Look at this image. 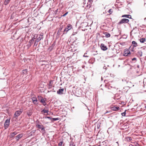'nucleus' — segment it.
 <instances>
[{
	"label": "nucleus",
	"mask_w": 146,
	"mask_h": 146,
	"mask_svg": "<svg viewBox=\"0 0 146 146\" xmlns=\"http://www.w3.org/2000/svg\"><path fill=\"white\" fill-rule=\"evenodd\" d=\"M65 28L63 31V33L62 35L66 34L67 32L71 29L72 28V25L70 24H68L67 26L65 27Z\"/></svg>",
	"instance_id": "obj_1"
},
{
	"label": "nucleus",
	"mask_w": 146,
	"mask_h": 146,
	"mask_svg": "<svg viewBox=\"0 0 146 146\" xmlns=\"http://www.w3.org/2000/svg\"><path fill=\"white\" fill-rule=\"evenodd\" d=\"M65 28V25H62L60 26V27L58 30V32L57 33V35L58 36L60 35L63 33V31H62V29L63 28Z\"/></svg>",
	"instance_id": "obj_2"
},
{
	"label": "nucleus",
	"mask_w": 146,
	"mask_h": 146,
	"mask_svg": "<svg viewBox=\"0 0 146 146\" xmlns=\"http://www.w3.org/2000/svg\"><path fill=\"white\" fill-rule=\"evenodd\" d=\"M22 112L23 110L21 109L17 111L14 114V117L17 119L18 117L20 115Z\"/></svg>",
	"instance_id": "obj_3"
},
{
	"label": "nucleus",
	"mask_w": 146,
	"mask_h": 146,
	"mask_svg": "<svg viewBox=\"0 0 146 146\" xmlns=\"http://www.w3.org/2000/svg\"><path fill=\"white\" fill-rule=\"evenodd\" d=\"M10 119H7L5 121L4 127L5 129H7L10 125Z\"/></svg>",
	"instance_id": "obj_4"
},
{
	"label": "nucleus",
	"mask_w": 146,
	"mask_h": 146,
	"mask_svg": "<svg viewBox=\"0 0 146 146\" xmlns=\"http://www.w3.org/2000/svg\"><path fill=\"white\" fill-rule=\"evenodd\" d=\"M129 21V20L127 19L123 18L121 19L118 23V25H120L123 23H128Z\"/></svg>",
	"instance_id": "obj_5"
},
{
	"label": "nucleus",
	"mask_w": 146,
	"mask_h": 146,
	"mask_svg": "<svg viewBox=\"0 0 146 146\" xmlns=\"http://www.w3.org/2000/svg\"><path fill=\"white\" fill-rule=\"evenodd\" d=\"M131 53L130 52V50H129L128 49L126 48L124 50L123 55L124 56H126L128 55H130Z\"/></svg>",
	"instance_id": "obj_6"
},
{
	"label": "nucleus",
	"mask_w": 146,
	"mask_h": 146,
	"mask_svg": "<svg viewBox=\"0 0 146 146\" xmlns=\"http://www.w3.org/2000/svg\"><path fill=\"white\" fill-rule=\"evenodd\" d=\"M43 34L42 33H40L39 34H37V39L35 40L39 42L41 39L43 38Z\"/></svg>",
	"instance_id": "obj_7"
},
{
	"label": "nucleus",
	"mask_w": 146,
	"mask_h": 146,
	"mask_svg": "<svg viewBox=\"0 0 146 146\" xmlns=\"http://www.w3.org/2000/svg\"><path fill=\"white\" fill-rule=\"evenodd\" d=\"M38 100L40 101V102L41 103H45V101L46 100V98H43L42 96H38Z\"/></svg>",
	"instance_id": "obj_8"
},
{
	"label": "nucleus",
	"mask_w": 146,
	"mask_h": 146,
	"mask_svg": "<svg viewBox=\"0 0 146 146\" xmlns=\"http://www.w3.org/2000/svg\"><path fill=\"white\" fill-rule=\"evenodd\" d=\"M36 126L38 129H41L42 131L44 132H45V130L44 127L42 125H40L39 124H37L36 125Z\"/></svg>",
	"instance_id": "obj_9"
},
{
	"label": "nucleus",
	"mask_w": 146,
	"mask_h": 146,
	"mask_svg": "<svg viewBox=\"0 0 146 146\" xmlns=\"http://www.w3.org/2000/svg\"><path fill=\"white\" fill-rule=\"evenodd\" d=\"M122 81L124 83H126L128 84V85H130L131 84L130 82H129L128 80V79L127 78H124L122 80Z\"/></svg>",
	"instance_id": "obj_10"
},
{
	"label": "nucleus",
	"mask_w": 146,
	"mask_h": 146,
	"mask_svg": "<svg viewBox=\"0 0 146 146\" xmlns=\"http://www.w3.org/2000/svg\"><path fill=\"white\" fill-rule=\"evenodd\" d=\"M33 103L35 105H37L38 104V100L36 97H33L32 98Z\"/></svg>",
	"instance_id": "obj_11"
},
{
	"label": "nucleus",
	"mask_w": 146,
	"mask_h": 146,
	"mask_svg": "<svg viewBox=\"0 0 146 146\" xmlns=\"http://www.w3.org/2000/svg\"><path fill=\"white\" fill-rule=\"evenodd\" d=\"M17 134V133L16 131H14L10 133V135H9V137L10 138V139H12Z\"/></svg>",
	"instance_id": "obj_12"
},
{
	"label": "nucleus",
	"mask_w": 146,
	"mask_h": 146,
	"mask_svg": "<svg viewBox=\"0 0 146 146\" xmlns=\"http://www.w3.org/2000/svg\"><path fill=\"white\" fill-rule=\"evenodd\" d=\"M100 47L101 49L104 51H105L107 50L108 48L104 45V44L102 43L101 44Z\"/></svg>",
	"instance_id": "obj_13"
},
{
	"label": "nucleus",
	"mask_w": 146,
	"mask_h": 146,
	"mask_svg": "<svg viewBox=\"0 0 146 146\" xmlns=\"http://www.w3.org/2000/svg\"><path fill=\"white\" fill-rule=\"evenodd\" d=\"M111 109L113 111H116L119 110L120 108L119 107L117 106H114L111 107Z\"/></svg>",
	"instance_id": "obj_14"
},
{
	"label": "nucleus",
	"mask_w": 146,
	"mask_h": 146,
	"mask_svg": "<svg viewBox=\"0 0 146 146\" xmlns=\"http://www.w3.org/2000/svg\"><path fill=\"white\" fill-rule=\"evenodd\" d=\"M23 136V133L17 135L15 137V139L17 141L19 139L21 138Z\"/></svg>",
	"instance_id": "obj_15"
},
{
	"label": "nucleus",
	"mask_w": 146,
	"mask_h": 146,
	"mask_svg": "<svg viewBox=\"0 0 146 146\" xmlns=\"http://www.w3.org/2000/svg\"><path fill=\"white\" fill-rule=\"evenodd\" d=\"M64 90V88L59 89L57 91V93L58 94H62Z\"/></svg>",
	"instance_id": "obj_16"
},
{
	"label": "nucleus",
	"mask_w": 146,
	"mask_h": 146,
	"mask_svg": "<svg viewBox=\"0 0 146 146\" xmlns=\"http://www.w3.org/2000/svg\"><path fill=\"white\" fill-rule=\"evenodd\" d=\"M95 58H91L88 60V62L89 63L92 64L95 61Z\"/></svg>",
	"instance_id": "obj_17"
},
{
	"label": "nucleus",
	"mask_w": 146,
	"mask_h": 146,
	"mask_svg": "<svg viewBox=\"0 0 146 146\" xmlns=\"http://www.w3.org/2000/svg\"><path fill=\"white\" fill-rule=\"evenodd\" d=\"M132 44L131 46H133V47H135L138 46L137 43L135 41H132Z\"/></svg>",
	"instance_id": "obj_18"
},
{
	"label": "nucleus",
	"mask_w": 146,
	"mask_h": 146,
	"mask_svg": "<svg viewBox=\"0 0 146 146\" xmlns=\"http://www.w3.org/2000/svg\"><path fill=\"white\" fill-rule=\"evenodd\" d=\"M81 90L79 89L78 90H76V94L77 96H79L81 94Z\"/></svg>",
	"instance_id": "obj_19"
},
{
	"label": "nucleus",
	"mask_w": 146,
	"mask_h": 146,
	"mask_svg": "<svg viewBox=\"0 0 146 146\" xmlns=\"http://www.w3.org/2000/svg\"><path fill=\"white\" fill-rule=\"evenodd\" d=\"M122 17H125L129 19H132L131 16L130 15H124L121 16Z\"/></svg>",
	"instance_id": "obj_20"
},
{
	"label": "nucleus",
	"mask_w": 146,
	"mask_h": 146,
	"mask_svg": "<svg viewBox=\"0 0 146 146\" xmlns=\"http://www.w3.org/2000/svg\"><path fill=\"white\" fill-rule=\"evenodd\" d=\"M37 34H35L34 35H32V39H33V40L34 41L35 40L37 39Z\"/></svg>",
	"instance_id": "obj_21"
},
{
	"label": "nucleus",
	"mask_w": 146,
	"mask_h": 146,
	"mask_svg": "<svg viewBox=\"0 0 146 146\" xmlns=\"http://www.w3.org/2000/svg\"><path fill=\"white\" fill-rule=\"evenodd\" d=\"M53 83V81L50 80L49 81V83L48 84V86L49 88H51L52 87V85Z\"/></svg>",
	"instance_id": "obj_22"
},
{
	"label": "nucleus",
	"mask_w": 146,
	"mask_h": 146,
	"mask_svg": "<svg viewBox=\"0 0 146 146\" xmlns=\"http://www.w3.org/2000/svg\"><path fill=\"white\" fill-rule=\"evenodd\" d=\"M27 69H25L22 70V73L23 74L26 75L27 74Z\"/></svg>",
	"instance_id": "obj_23"
},
{
	"label": "nucleus",
	"mask_w": 146,
	"mask_h": 146,
	"mask_svg": "<svg viewBox=\"0 0 146 146\" xmlns=\"http://www.w3.org/2000/svg\"><path fill=\"white\" fill-rule=\"evenodd\" d=\"M137 55L138 56L141 57L142 55V52L141 50H139L137 52Z\"/></svg>",
	"instance_id": "obj_24"
},
{
	"label": "nucleus",
	"mask_w": 146,
	"mask_h": 146,
	"mask_svg": "<svg viewBox=\"0 0 146 146\" xmlns=\"http://www.w3.org/2000/svg\"><path fill=\"white\" fill-rule=\"evenodd\" d=\"M104 34L105 35V37L106 38H109L110 37V34L107 32H106Z\"/></svg>",
	"instance_id": "obj_25"
},
{
	"label": "nucleus",
	"mask_w": 146,
	"mask_h": 146,
	"mask_svg": "<svg viewBox=\"0 0 146 146\" xmlns=\"http://www.w3.org/2000/svg\"><path fill=\"white\" fill-rule=\"evenodd\" d=\"M105 86L106 88H107L109 89H110L113 88L112 87L109 85L108 84H106L105 85Z\"/></svg>",
	"instance_id": "obj_26"
},
{
	"label": "nucleus",
	"mask_w": 146,
	"mask_h": 146,
	"mask_svg": "<svg viewBox=\"0 0 146 146\" xmlns=\"http://www.w3.org/2000/svg\"><path fill=\"white\" fill-rule=\"evenodd\" d=\"M134 47H133V46H131L129 48V50H130V52H133L134 51Z\"/></svg>",
	"instance_id": "obj_27"
},
{
	"label": "nucleus",
	"mask_w": 146,
	"mask_h": 146,
	"mask_svg": "<svg viewBox=\"0 0 146 146\" xmlns=\"http://www.w3.org/2000/svg\"><path fill=\"white\" fill-rule=\"evenodd\" d=\"M63 143V139H60V142L58 143V146H62Z\"/></svg>",
	"instance_id": "obj_28"
},
{
	"label": "nucleus",
	"mask_w": 146,
	"mask_h": 146,
	"mask_svg": "<svg viewBox=\"0 0 146 146\" xmlns=\"http://www.w3.org/2000/svg\"><path fill=\"white\" fill-rule=\"evenodd\" d=\"M11 0H5L4 2V5H7L9 2Z\"/></svg>",
	"instance_id": "obj_29"
},
{
	"label": "nucleus",
	"mask_w": 146,
	"mask_h": 146,
	"mask_svg": "<svg viewBox=\"0 0 146 146\" xmlns=\"http://www.w3.org/2000/svg\"><path fill=\"white\" fill-rule=\"evenodd\" d=\"M59 118H52V121H51L52 122H53V121H57V120H59Z\"/></svg>",
	"instance_id": "obj_30"
},
{
	"label": "nucleus",
	"mask_w": 146,
	"mask_h": 146,
	"mask_svg": "<svg viewBox=\"0 0 146 146\" xmlns=\"http://www.w3.org/2000/svg\"><path fill=\"white\" fill-rule=\"evenodd\" d=\"M43 119H46L48 118V119L50 121H51L52 119V118L50 117L49 116H44L43 117Z\"/></svg>",
	"instance_id": "obj_31"
},
{
	"label": "nucleus",
	"mask_w": 146,
	"mask_h": 146,
	"mask_svg": "<svg viewBox=\"0 0 146 146\" xmlns=\"http://www.w3.org/2000/svg\"><path fill=\"white\" fill-rule=\"evenodd\" d=\"M69 146H76V145L74 144V143L72 141H71L70 142Z\"/></svg>",
	"instance_id": "obj_32"
},
{
	"label": "nucleus",
	"mask_w": 146,
	"mask_h": 146,
	"mask_svg": "<svg viewBox=\"0 0 146 146\" xmlns=\"http://www.w3.org/2000/svg\"><path fill=\"white\" fill-rule=\"evenodd\" d=\"M145 41V38H143L140 40V42L141 43H143Z\"/></svg>",
	"instance_id": "obj_33"
},
{
	"label": "nucleus",
	"mask_w": 146,
	"mask_h": 146,
	"mask_svg": "<svg viewBox=\"0 0 146 146\" xmlns=\"http://www.w3.org/2000/svg\"><path fill=\"white\" fill-rule=\"evenodd\" d=\"M41 112H44V113H48V110H45V109H44L41 111Z\"/></svg>",
	"instance_id": "obj_34"
},
{
	"label": "nucleus",
	"mask_w": 146,
	"mask_h": 146,
	"mask_svg": "<svg viewBox=\"0 0 146 146\" xmlns=\"http://www.w3.org/2000/svg\"><path fill=\"white\" fill-rule=\"evenodd\" d=\"M38 41L35 40L34 43V46L36 47L38 45Z\"/></svg>",
	"instance_id": "obj_35"
},
{
	"label": "nucleus",
	"mask_w": 146,
	"mask_h": 146,
	"mask_svg": "<svg viewBox=\"0 0 146 146\" xmlns=\"http://www.w3.org/2000/svg\"><path fill=\"white\" fill-rule=\"evenodd\" d=\"M68 13V12L67 11L66 12L65 14H64L63 15H61L60 17L59 18H60L62 17H65Z\"/></svg>",
	"instance_id": "obj_36"
},
{
	"label": "nucleus",
	"mask_w": 146,
	"mask_h": 146,
	"mask_svg": "<svg viewBox=\"0 0 146 146\" xmlns=\"http://www.w3.org/2000/svg\"><path fill=\"white\" fill-rule=\"evenodd\" d=\"M27 114L28 115V116L29 117L32 115V113L31 112L29 111V112H27Z\"/></svg>",
	"instance_id": "obj_37"
},
{
	"label": "nucleus",
	"mask_w": 146,
	"mask_h": 146,
	"mask_svg": "<svg viewBox=\"0 0 146 146\" xmlns=\"http://www.w3.org/2000/svg\"><path fill=\"white\" fill-rule=\"evenodd\" d=\"M126 114V113L125 111L124 112L122 113H121V115L122 116H125Z\"/></svg>",
	"instance_id": "obj_38"
},
{
	"label": "nucleus",
	"mask_w": 146,
	"mask_h": 146,
	"mask_svg": "<svg viewBox=\"0 0 146 146\" xmlns=\"http://www.w3.org/2000/svg\"><path fill=\"white\" fill-rule=\"evenodd\" d=\"M34 41L33 39H31L29 41V42L32 44L33 43Z\"/></svg>",
	"instance_id": "obj_39"
},
{
	"label": "nucleus",
	"mask_w": 146,
	"mask_h": 146,
	"mask_svg": "<svg viewBox=\"0 0 146 146\" xmlns=\"http://www.w3.org/2000/svg\"><path fill=\"white\" fill-rule=\"evenodd\" d=\"M108 12H109L110 14H111L113 12V10L112 9H110L108 11Z\"/></svg>",
	"instance_id": "obj_40"
},
{
	"label": "nucleus",
	"mask_w": 146,
	"mask_h": 146,
	"mask_svg": "<svg viewBox=\"0 0 146 146\" xmlns=\"http://www.w3.org/2000/svg\"><path fill=\"white\" fill-rule=\"evenodd\" d=\"M127 140L128 141H131L132 140V138L130 137H127Z\"/></svg>",
	"instance_id": "obj_41"
},
{
	"label": "nucleus",
	"mask_w": 146,
	"mask_h": 146,
	"mask_svg": "<svg viewBox=\"0 0 146 146\" xmlns=\"http://www.w3.org/2000/svg\"><path fill=\"white\" fill-rule=\"evenodd\" d=\"M31 45L32 44L29 42L28 44L27 45V46L28 47H30L31 46Z\"/></svg>",
	"instance_id": "obj_42"
},
{
	"label": "nucleus",
	"mask_w": 146,
	"mask_h": 146,
	"mask_svg": "<svg viewBox=\"0 0 146 146\" xmlns=\"http://www.w3.org/2000/svg\"><path fill=\"white\" fill-rule=\"evenodd\" d=\"M31 45L32 44L29 42L28 44L27 45V46L28 47H30L31 46Z\"/></svg>",
	"instance_id": "obj_43"
},
{
	"label": "nucleus",
	"mask_w": 146,
	"mask_h": 146,
	"mask_svg": "<svg viewBox=\"0 0 146 146\" xmlns=\"http://www.w3.org/2000/svg\"><path fill=\"white\" fill-rule=\"evenodd\" d=\"M36 131V130H32V131L31 132V133L32 134H33L34 133H35V132Z\"/></svg>",
	"instance_id": "obj_44"
},
{
	"label": "nucleus",
	"mask_w": 146,
	"mask_h": 146,
	"mask_svg": "<svg viewBox=\"0 0 146 146\" xmlns=\"http://www.w3.org/2000/svg\"><path fill=\"white\" fill-rule=\"evenodd\" d=\"M86 54H87V53H85V54H84V55H83V56L84 57H88V56H87V55H86Z\"/></svg>",
	"instance_id": "obj_45"
},
{
	"label": "nucleus",
	"mask_w": 146,
	"mask_h": 146,
	"mask_svg": "<svg viewBox=\"0 0 146 146\" xmlns=\"http://www.w3.org/2000/svg\"><path fill=\"white\" fill-rule=\"evenodd\" d=\"M77 32H73V33H72V35H76V34H77Z\"/></svg>",
	"instance_id": "obj_46"
},
{
	"label": "nucleus",
	"mask_w": 146,
	"mask_h": 146,
	"mask_svg": "<svg viewBox=\"0 0 146 146\" xmlns=\"http://www.w3.org/2000/svg\"><path fill=\"white\" fill-rule=\"evenodd\" d=\"M77 40V38L76 37L75 38V40L73 42V43H75L76 44V40Z\"/></svg>",
	"instance_id": "obj_47"
},
{
	"label": "nucleus",
	"mask_w": 146,
	"mask_h": 146,
	"mask_svg": "<svg viewBox=\"0 0 146 146\" xmlns=\"http://www.w3.org/2000/svg\"><path fill=\"white\" fill-rule=\"evenodd\" d=\"M29 77H30V80H31L32 79V75H29Z\"/></svg>",
	"instance_id": "obj_48"
},
{
	"label": "nucleus",
	"mask_w": 146,
	"mask_h": 146,
	"mask_svg": "<svg viewBox=\"0 0 146 146\" xmlns=\"http://www.w3.org/2000/svg\"><path fill=\"white\" fill-rule=\"evenodd\" d=\"M46 101H45V103H42V104L43 105V106H45L46 104V102H45Z\"/></svg>",
	"instance_id": "obj_49"
},
{
	"label": "nucleus",
	"mask_w": 146,
	"mask_h": 146,
	"mask_svg": "<svg viewBox=\"0 0 146 146\" xmlns=\"http://www.w3.org/2000/svg\"><path fill=\"white\" fill-rule=\"evenodd\" d=\"M136 60V58H133L132 59V61H134V60Z\"/></svg>",
	"instance_id": "obj_50"
},
{
	"label": "nucleus",
	"mask_w": 146,
	"mask_h": 146,
	"mask_svg": "<svg viewBox=\"0 0 146 146\" xmlns=\"http://www.w3.org/2000/svg\"><path fill=\"white\" fill-rule=\"evenodd\" d=\"M58 9H57V10H55V11H54V13L56 14V13H57V11H58Z\"/></svg>",
	"instance_id": "obj_51"
},
{
	"label": "nucleus",
	"mask_w": 146,
	"mask_h": 146,
	"mask_svg": "<svg viewBox=\"0 0 146 146\" xmlns=\"http://www.w3.org/2000/svg\"><path fill=\"white\" fill-rule=\"evenodd\" d=\"M85 66H84V65H83L82 66V67L83 68H85Z\"/></svg>",
	"instance_id": "obj_52"
},
{
	"label": "nucleus",
	"mask_w": 146,
	"mask_h": 146,
	"mask_svg": "<svg viewBox=\"0 0 146 146\" xmlns=\"http://www.w3.org/2000/svg\"><path fill=\"white\" fill-rule=\"evenodd\" d=\"M29 134H30V135L31 136H32L33 135V134L31 133H30Z\"/></svg>",
	"instance_id": "obj_53"
},
{
	"label": "nucleus",
	"mask_w": 146,
	"mask_h": 146,
	"mask_svg": "<svg viewBox=\"0 0 146 146\" xmlns=\"http://www.w3.org/2000/svg\"><path fill=\"white\" fill-rule=\"evenodd\" d=\"M106 66H104V67H103V68L104 69H106Z\"/></svg>",
	"instance_id": "obj_54"
},
{
	"label": "nucleus",
	"mask_w": 146,
	"mask_h": 146,
	"mask_svg": "<svg viewBox=\"0 0 146 146\" xmlns=\"http://www.w3.org/2000/svg\"><path fill=\"white\" fill-rule=\"evenodd\" d=\"M100 125H97V128H99L100 127Z\"/></svg>",
	"instance_id": "obj_55"
},
{
	"label": "nucleus",
	"mask_w": 146,
	"mask_h": 146,
	"mask_svg": "<svg viewBox=\"0 0 146 146\" xmlns=\"http://www.w3.org/2000/svg\"><path fill=\"white\" fill-rule=\"evenodd\" d=\"M137 27H134V28L133 29H137Z\"/></svg>",
	"instance_id": "obj_56"
},
{
	"label": "nucleus",
	"mask_w": 146,
	"mask_h": 146,
	"mask_svg": "<svg viewBox=\"0 0 146 146\" xmlns=\"http://www.w3.org/2000/svg\"><path fill=\"white\" fill-rule=\"evenodd\" d=\"M131 110L133 111H134V109L133 108H132L131 109Z\"/></svg>",
	"instance_id": "obj_57"
},
{
	"label": "nucleus",
	"mask_w": 146,
	"mask_h": 146,
	"mask_svg": "<svg viewBox=\"0 0 146 146\" xmlns=\"http://www.w3.org/2000/svg\"><path fill=\"white\" fill-rule=\"evenodd\" d=\"M137 67L138 68H139V65H137Z\"/></svg>",
	"instance_id": "obj_58"
},
{
	"label": "nucleus",
	"mask_w": 146,
	"mask_h": 146,
	"mask_svg": "<svg viewBox=\"0 0 146 146\" xmlns=\"http://www.w3.org/2000/svg\"><path fill=\"white\" fill-rule=\"evenodd\" d=\"M101 80H103V78H102H102H101Z\"/></svg>",
	"instance_id": "obj_59"
},
{
	"label": "nucleus",
	"mask_w": 146,
	"mask_h": 146,
	"mask_svg": "<svg viewBox=\"0 0 146 146\" xmlns=\"http://www.w3.org/2000/svg\"><path fill=\"white\" fill-rule=\"evenodd\" d=\"M84 63L85 64H86V62H84Z\"/></svg>",
	"instance_id": "obj_60"
},
{
	"label": "nucleus",
	"mask_w": 146,
	"mask_h": 146,
	"mask_svg": "<svg viewBox=\"0 0 146 146\" xmlns=\"http://www.w3.org/2000/svg\"><path fill=\"white\" fill-rule=\"evenodd\" d=\"M72 108H73V109H74V107H72Z\"/></svg>",
	"instance_id": "obj_61"
},
{
	"label": "nucleus",
	"mask_w": 146,
	"mask_h": 146,
	"mask_svg": "<svg viewBox=\"0 0 146 146\" xmlns=\"http://www.w3.org/2000/svg\"><path fill=\"white\" fill-rule=\"evenodd\" d=\"M85 106L86 107H87V106L86 105V104H85Z\"/></svg>",
	"instance_id": "obj_62"
},
{
	"label": "nucleus",
	"mask_w": 146,
	"mask_h": 146,
	"mask_svg": "<svg viewBox=\"0 0 146 146\" xmlns=\"http://www.w3.org/2000/svg\"><path fill=\"white\" fill-rule=\"evenodd\" d=\"M1 52L0 51V55L1 54Z\"/></svg>",
	"instance_id": "obj_63"
},
{
	"label": "nucleus",
	"mask_w": 146,
	"mask_h": 146,
	"mask_svg": "<svg viewBox=\"0 0 146 146\" xmlns=\"http://www.w3.org/2000/svg\"><path fill=\"white\" fill-rule=\"evenodd\" d=\"M145 109H146V106H145Z\"/></svg>",
	"instance_id": "obj_64"
}]
</instances>
